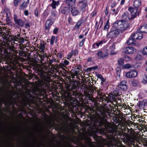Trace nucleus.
Listing matches in <instances>:
<instances>
[{
    "label": "nucleus",
    "mask_w": 147,
    "mask_h": 147,
    "mask_svg": "<svg viewBox=\"0 0 147 147\" xmlns=\"http://www.w3.org/2000/svg\"><path fill=\"white\" fill-rule=\"evenodd\" d=\"M114 26L117 27V30L120 33H123L128 28L129 24L127 21L121 20L115 22Z\"/></svg>",
    "instance_id": "f257e3e1"
},
{
    "label": "nucleus",
    "mask_w": 147,
    "mask_h": 147,
    "mask_svg": "<svg viewBox=\"0 0 147 147\" xmlns=\"http://www.w3.org/2000/svg\"><path fill=\"white\" fill-rule=\"evenodd\" d=\"M137 8L134 9L131 7H129L128 8V10L130 12L132 17L130 18L129 14L127 12H125L124 14L127 16L128 19H130L131 18H135L137 14Z\"/></svg>",
    "instance_id": "f03ea898"
},
{
    "label": "nucleus",
    "mask_w": 147,
    "mask_h": 147,
    "mask_svg": "<svg viewBox=\"0 0 147 147\" xmlns=\"http://www.w3.org/2000/svg\"><path fill=\"white\" fill-rule=\"evenodd\" d=\"M124 51L125 54L130 55L136 53V50L132 47H129L125 48L124 49Z\"/></svg>",
    "instance_id": "7ed1b4c3"
},
{
    "label": "nucleus",
    "mask_w": 147,
    "mask_h": 147,
    "mask_svg": "<svg viewBox=\"0 0 147 147\" xmlns=\"http://www.w3.org/2000/svg\"><path fill=\"white\" fill-rule=\"evenodd\" d=\"M138 72L135 70H131L125 73L126 77L127 78L135 77L137 75Z\"/></svg>",
    "instance_id": "20e7f679"
},
{
    "label": "nucleus",
    "mask_w": 147,
    "mask_h": 147,
    "mask_svg": "<svg viewBox=\"0 0 147 147\" xmlns=\"http://www.w3.org/2000/svg\"><path fill=\"white\" fill-rule=\"evenodd\" d=\"M120 33L118 30H115L109 32L107 35V36L108 38H113L116 37Z\"/></svg>",
    "instance_id": "39448f33"
},
{
    "label": "nucleus",
    "mask_w": 147,
    "mask_h": 147,
    "mask_svg": "<svg viewBox=\"0 0 147 147\" xmlns=\"http://www.w3.org/2000/svg\"><path fill=\"white\" fill-rule=\"evenodd\" d=\"M78 5L82 10H84L88 5L87 0H82L78 2Z\"/></svg>",
    "instance_id": "423d86ee"
},
{
    "label": "nucleus",
    "mask_w": 147,
    "mask_h": 147,
    "mask_svg": "<svg viewBox=\"0 0 147 147\" xmlns=\"http://www.w3.org/2000/svg\"><path fill=\"white\" fill-rule=\"evenodd\" d=\"M127 82L124 80L122 81L118 85V87L123 90H125L127 89V86L126 85Z\"/></svg>",
    "instance_id": "0eeeda50"
},
{
    "label": "nucleus",
    "mask_w": 147,
    "mask_h": 147,
    "mask_svg": "<svg viewBox=\"0 0 147 147\" xmlns=\"http://www.w3.org/2000/svg\"><path fill=\"white\" fill-rule=\"evenodd\" d=\"M15 23L19 26L23 27L24 25V23L21 19H18L16 15H15L13 17Z\"/></svg>",
    "instance_id": "6e6552de"
},
{
    "label": "nucleus",
    "mask_w": 147,
    "mask_h": 147,
    "mask_svg": "<svg viewBox=\"0 0 147 147\" xmlns=\"http://www.w3.org/2000/svg\"><path fill=\"white\" fill-rule=\"evenodd\" d=\"M53 23V21L51 19L48 20L45 24L46 29V30H49L51 26Z\"/></svg>",
    "instance_id": "1a4fd4ad"
},
{
    "label": "nucleus",
    "mask_w": 147,
    "mask_h": 147,
    "mask_svg": "<svg viewBox=\"0 0 147 147\" xmlns=\"http://www.w3.org/2000/svg\"><path fill=\"white\" fill-rule=\"evenodd\" d=\"M76 0H66V3L69 7H72L74 6Z\"/></svg>",
    "instance_id": "9d476101"
},
{
    "label": "nucleus",
    "mask_w": 147,
    "mask_h": 147,
    "mask_svg": "<svg viewBox=\"0 0 147 147\" xmlns=\"http://www.w3.org/2000/svg\"><path fill=\"white\" fill-rule=\"evenodd\" d=\"M29 0H25V1L20 5V9L22 10L24 9L27 6Z\"/></svg>",
    "instance_id": "9b49d317"
},
{
    "label": "nucleus",
    "mask_w": 147,
    "mask_h": 147,
    "mask_svg": "<svg viewBox=\"0 0 147 147\" xmlns=\"http://www.w3.org/2000/svg\"><path fill=\"white\" fill-rule=\"evenodd\" d=\"M140 0H135L134 2V6L135 8H138L141 5Z\"/></svg>",
    "instance_id": "f8f14e48"
},
{
    "label": "nucleus",
    "mask_w": 147,
    "mask_h": 147,
    "mask_svg": "<svg viewBox=\"0 0 147 147\" xmlns=\"http://www.w3.org/2000/svg\"><path fill=\"white\" fill-rule=\"evenodd\" d=\"M71 12L73 15L74 16L77 15L79 13V11L74 6L71 7Z\"/></svg>",
    "instance_id": "ddd939ff"
},
{
    "label": "nucleus",
    "mask_w": 147,
    "mask_h": 147,
    "mask_svg": "<svg viewBox=\"0 0 147 147\" xmlns=\"http://www.w3.org/2000/svg\"><path fill=\"white\" fill-rule=\"evenodd\" d=\"M52 1V3L50 4V6H51L53 9L56 8V6L58 5L59 4V1H55L54 0H50Z\"/></svg>",
    "instance_id": "4468645a"
},
{
    "label": "nucleus",
    "mask_w": 147,
    "mask_h": 147,
    "mask_svg": "<svg viewBox=\"0 0 147 147\" xmlns=\"http://www.w3.org/2000/svg\"><path fill=\"white\" fill-rule=\"evenodd\" d=\"M109 49L111 51V54L114 55L117 53V51L114 45L113 44L111 45L109 47Z\"/></svg>",
    "instance_id": "2eb2a0df"
},
{
    "label": "nucleus",
    "mask_w": 147,
    "mask_h": 147,
    "mask_svg": "<svg viewBox=\"0 0 147 147\" xmlns=\"http://www.w3.org/2000/svg\"><path fill=\"white\" fill-rule=\"evenodd\" d=\"M138 106L140 108H144L145 106H147V100H144L140 102Z\"/></svg>",
    "instance_id": "dca6fc26"
},
{
    "label": "nucleus",
    "mask_w": 147,
    "mask_h": 147,
    "mask_svg": "<svg viewBox=\"0 0 147 147\" xmlns=\"http://www.w3.org/2000/svg\"><path fill=\"white\" fill-rule=\"evenodd\" d=\"M140 32H142L147 33V25L142 26L139 29Z\"/></svg>",
    "instance_id": "f3484780"
},
{
    "label": "nucleus",
    "mask_w": 147,
    "mask_h": 147,
    "mask_svg": "<svg viewBox=\"0 0 147 147\" xmlns=\"http://www.w3.org/2000/svg\"><path fill=\"white\" fill-rule=\"evenodd\" d=\"M135 39L132 38L131 36V38L129 39L127 41V43L129 45H134L135 43Z\"/></svg>",
    "instance_id": "a211bd4d"
},
{
    "label": "nucleus",
    "mask_w": 147,
    "mask_h": 147,
    "mask_svg": "<svg viewBox=\"0 0 147 147\" xmlns=\"http://www.w3.org/2000/svg\"><path fill=\"white\" fill-rule=\"evenodd\" d=\"M61 12L64 14H68L69 13V8L67 7H64L61 11Z\"/></svg>",
    "instance_id": "6ab92c4d"
},
{
    "label": "nucleus",
    "mask_w": 147,
    "mask_h": 147,
    "mask_svg": "<svg viewBox=\"0 0 147 147\" xmlns=\"http://www.w3.org/2000/svg\"><path fill=\"white\" fill-rule=\"evenodd\" d=\"M142 54L144 55H147V46L143 48L141 50Z\"/></svg>",
    "instance_id": "aec40b11"
},
{
    "label": "nucleus",
    "mask_w": 147,
    "mask_h": 147,
    "mask_svg": "<svg viewBox=\"0 0 147 147\" xmlns=\"http://www.w3.org/2000/svg\"><path fill=\"white\" fill-rule=\"evenodd\" d=\"M142 59V55L138 53L136 56L134 58V59L136 61H139Z\"/></svg>",
    "instance_id": "412c9836"
},
{
    "label": "nucleus",
    "mask_w": 147,
    "mask_h": 147,
    "mask_svg": "<svg viewBox=\"0 0 147 147\" xmlns=\"http://www.w3.org/2000/svg\"><path fill=\"white\" fill-rule=\"evenodd\" d=\"M97 55L99 59H103L106 56L105 55H104L101 51H99L97 53Z\"/></svg>",
    "instance_id": "4be33fe9"
},
{
    "label": "nucleus",
    "mask_w": 147,
    "mask_h": 147,
    "mask_svg": "<svg viewBox=\"0 0 147 147\" xmlns=\"http://www.w3.org/2000/svg\"><path fill=\"white\" fill-rule=\"evenodd\" d=\"M137 139L136 136L134 135H133L129 137V141H131V142H133Z\"/></svg>",
    "instance_id": "5701e85b"
},
{
    "label": "nucleus",
    "mask_w": 147,
    "mask_h": 147,
    "mask_svg": "<svg viewBox=\"0 0 147 147\" xmlns=\"http://www.w3.org/2000/svg\"><path fill=\"white\" fill-rule=\"evenodd\" d=\"M82 24V22H78L75 26L74 29L75 30H77L80 27Z\"/></svg>",
    "instance_id": "b1692460"
},
{
    "label": "nucleus",
    "mask_w": 147,
    "mask_h": 147,
    "mask_svg": "<svg viewBox=\"0 0 147 147\" xmlns=\"http://www.w3.org/2000/svg\"><path fill=\"white\" fill-rule=\"evenodd\" d=\"M142 81L144 84H146L147 83V76L144 75L143 76Z\"/></svg>",
    "instance_id": "393cba45"
},
{
    "label": "nucleus",
    "mask_w": 147,
    "mask_h": 147,
    "mask_svg": "<svg viewBox=\"0 0 147 147\" xmlns=\"http://www.w3.org/2000/svg\"><path fill=\"white\" fill-rule=\"evenodd\" d=\"M139 84V82L138 80L134 79L133 80L132 84L134 86H136Z\"/></svg>",
    "instance_id": "a878e982"
},
{
    "label": "nucleus",
    "mask_w": 147,
    "mask_h": 147,
    "mask_svg": "<svg viewBox=\"0 0 147 147\" xmlns=\"http://www.w3.org/2000/svg\"><path fill=\"white\" fill-rule=\"evenodd\" d=\"M131 36H132V38L135 40L138 39V36L137 32L136 33L132 34Z\"/></svg>",
    "instance_id": "bb28decb"
},
{
    "label": "nucleus",
    "mask_w": 147,
    "mask_h": 147,
    "mask_svg": "<svg viewBox=\"0 0 147 147\" xmlns=\"http://www.w3.org/2000/svg\"><path fill=\"white\" fill-rule=\"evenodd\" d=\"M140 31L139 30H138V31L137 32L138 36V39H141L142 38L143 35L140 32Z\"/></svg>",
    "instance_id": "cd10ccee"
},
{
    "label": "nucleus",
    "mask_w": 147,
    "mask_h": 147,
    "mask_svg": "<svg viewBox=\"0 0 147 147\" xmlns=\"http://www.w3.org/2000/svg\"><path fill=\"white\" fill-rule=\"evenodd\" d=\"M124 63V59L122 58L118 60V63L119 65H122Z\"/></svg>",
    "instance_id": "c85d7f7f"
},
{
    "label": "nucleus",
    "mask_w": 147,
    "mask_h": 147,
    "mask_svg": "<svg viewBox=\"0 0 147 147\" xmlns=\"http://www.w3.org/2000/svg\"><path fill=\"white\" fill-rule=\"evenodd\" d=\"M102 43L103 42L102 41H101L98 43H94L93 45V47L94 48H96L95 46L96 45L97 47H98L100 45H101Z\"/></svg>",
    "instance_id": "c756f323"
},
{
    "label": "nucleus",
    "mask_w": 147,
    "mask_h": 147,
    "mask_svg": "<svg viewBox=\"0 0 147 147\" xmlns=\"http://www.w3.org/2000/svg\"><path fill=\"white\" fill-rule=\"evenodd\" d=\"M109 28V20L107 21L106 25L104 27V29L105 30H107Z\"/></svg>",
    "instance_id": "7c9ffc66"
},
{
    "label": "nucleus",
    "mask_w": 147,
    "mask_h": 147,
    "mask_svg": "<svg viewBox=\"0 0 147 147\" xmlns=\"http://www.w3.org/2000/svg\"><path fill=\"white\" fill-rule=\"evenodd\" d=\"M38 48L43 51L45 49V45L41 43Z\"/></svg>",
    "instance_id": "2f4dec72"
},
{
    "label": "nucleus",
    "mask_w": 147,
    "mask_h": 147,
    "mask_svg": "<svg viewBox=\"0 0 147 147\" xmlns=\"http://www.w3.org/2000/svg\"><path fill=\"white\" fill-rule=\"evenodd\" d=\"M131 67V65L129 64H126L123 66V69L129 68Z\"/></svg>",
    "instance_id": "473e14b6"
},
{
    "label": "nucleus",
    "mask_w": 147,
    "mask_h": 147,
    "mask_svg": "<svg viewBox=\"0 0 147 147\" xmlns=\"http://www.w3.org/2000/svg\"><path fill=\"white\" fill-rule=\"evenodd\" d=\"M21 0H14V4L15 6H17L18 4L21 2Z\"/></svg>",
    "instance_id": "72a5a7b5"
},
{
    "label": "nucleus",
    "mask_w": 147,
    "mask_h": 147,
    "mask_svg": "<svg viewBox=\"0 0 147 147\" xmlns=\"http://www.w3.org/2000/svg\"><path fill=\"white\" fill-rule=\"evenodd\" d=\"M55 37L54 36H52L50 39V43L51 45L53 44L54 41L55 40Z\"/></svg>",
    "instance_id": "f704fd0d"
},
{
    "label": "nucleus",
    "mask_w": 147,
    "mask_h": 147,
    "mask_svg": "<svg viewBox=\"0 0 147 147\" xmlns=\"http://www.w3.org/2000/svg\"><path fill=\"white\" fill-rule=\"evenodd\" d=\"M73 55V51H71L70 53H69L67 55V59H69L71 58L72 55Z\"/></svg>",
    "instance_id": "c9c22d12"
},
{
    "label": "nucleus",
    "mask_w": 147,
    "mask_h": 147,
    "mask_svg": "<svg viewBox=\"0 0 147 147\" xmlns=\"http://www.w3.org/2000/svg\"><path fill=\"white\" fill-rule=\"evenodd\" d=\"M106 128L107 129L109 128H112V125L109 123L107 124L105 126Z\"/></svg>",
    "instance_id": "e433bc0d"
},
{
    "label": "nucleus",
    "mask_w": 147,
    "mask_h": 147,
    "mask_svg": "<svg viewBox=\"0 0 147 147\" xmlns=\"http://www.w3.org/2000/svg\"><path fill=\"white\" fill-rule=\"evenodd\" d=\"M85 40V39H83L82 40L81 42H80L79 43V46L80 47H81L83 46Z\"/></svg>",
    "instance_id": "4c0bfd02"
},
{
    "label": "nucleus",
    "mask_w": 147,
    "mask_h": 147,
    "mask_svg": "<svg viewBox=\"0 0 147 147\" xmlns=\"http://www.w3.org/2000/svg\"><path fill=\"white\" fill-rule=\"evenodd\" d=\"M34 14L35 15L37 16H38V9H36L34 11Z\"/></svg>",
    "instance_id": "58836bf2"
},
{
    "label": "nucleus",
    "mask_w": 147,
    "mask_h": 147,
    "mask_svg": "<svg viewBox=\"0 0 147 147\" xmlns=\"http://www.w3.org/2000/svg\"><path fill=\"white\" fill-rule=\"evenodd\" d=\"M58 29L57 28H55L53 31V33L54 34H56L57 31H58Z\"/></svg>",
    "instance_id": "ea45409f"
},
{
    "label": "nucleus",
    "mask_w": 147,
    "mask_h": 147,
    "mask_svg": "<svg viewBox=\"0 0 147 147\" xmlns=\"http://www.w3.org/2000/svg\"><path fill=\"white\" fill-rule=\"evenodd\" d=\"M96 76L97 78H100V79L103 78L102 76L100 74H97L96 75Z\"/></svg>",
    "instance_id": "a19ab883"
},
{
    "label": "nucleus",
    "mask_w": 147,
    "mask_h": 147,
    "mask_svg": "<svg viewBox=\"0 0 147 147\" xmlns=\"http://www.w3.org/2000/svg\"><path fill=\"white\" fill-rule=\"evenodd\" d=\"M68 22L69 23L71 24H73L72 21V19L70 18H68Z\"/></svg>",
    "instance_id": "79ce46f5"
},
{
    "label": "nucleus",
    "mask_w": 147,
    "mask_h": 147,
    "mask_svg": "<svg viewBox=\"0 0 147 147\" xmlns=\"http://www.w3.org/2000/svg\"><path fill=\"white\" fill-rule=\"evenodd\" d=\"M64 64L65 65H68L69 63V62L66 60H65L64 61Z\"/></svg>",
    "instance_id": "37998d69"
},
{
    "label": "nucleus",
    "mask_w": 147,
    "mask_h": 147,
    "mask_svg": "<svg viewBox=\"0 0 147 147\" xmlns=\"http://www.w3.org/2000/svg\"><path fill=\"white\" fill-rule=\"evenodd\" d=\"M24 14L26 16H28V11L27 10H25L24 11Z\"/></svg>",
    "instance_id": "c03bdc74"
},
{
    "label": "nucleus",
    "mask_w": 147,
    "mask_h": 147,
    "mask_svg": "<svg viewBox=\"0 0 147 147\" xmlns=\"http://www.w3.org/2000/svg\"><path fill=\"white\" fill-rule=\"evenodd\" d=\"M87 96L88 97L89 99H90L91 100H92V97L89 94Z\"/></svg>",
    "instance_id": "a18cd8bd"
},
{
    "label": "nucleus",
    "mask_w": 147,
    "mask_h": 147,
    "mask_svg": "<svg viewBox=\"0 0 147 147\" xmlns=\"http://www.w3.org/2000/svg\"><path fill=\"white\" fill-rule=\"evenodd\" d=\"M14 41H18L19 40V39L18 38H17V37H15L13 38V39H12Z\"/></svg>",
    "instance_id": "49530a36"
},
{
    "label": "nucleus",
    "mask_w": 147,
    "mask_h": 147,
    "mask_svg": "<svg viewBox=\"0 0 147 147\" xmlns=\"http://www.w3.org/2000/svg\"><path fill=\"white\" fill-rule=\"evenodd\" d=\"M59 66L61 67H64L65 66V64L64 63H61L59 64Z\"/></svg>",
    "instance_id": "de8ad7c7"
},
{
    "label": "nucleus",
    "mask_w": 147,
    "mask_h": 147,
    "mask_svg": "<svg viewBox=\"0 0 147 147\" xmlns=\"http://www.w3.org/2000/svg\"><path fill=\"white\" fill-rule=\"evenodd\" d=\"M30 26L29 24L28 23L26 24L25 25V27L26 28H28L30 27Z\"/></svg>",
    "instance_id": "09e8293b"
},
{
    "label": "nucleus",
    "mask_w": 147,
    "mask_h": 147,
    "mask_svg": "<svg viewBox=\"0 0 147 147\" xmlns=\"http://www.w3.org/2000/svg\"><path fill=\"white\" fill-rule=\"evenodd\" d=\"M125 0H121V2L120 4L121 5H123L124 4L125 2Z\"/></svg>",
    "instance_id": "8fccbe9b"
},
{
    "label": "nucleus",
    "mask_w": 147,
    "mask_h": 147,
    "mask_svg": "<svg viewBox=\"0 0 147 147\" xmlns=\"http://www.w3.org/2000/svg\"><path fill=\"white\" fill-rule=\"evenodd\" d=\"M108 13V9L107 8H106L105 11V14L106 15H107Z\"/></svg>",
    "instance_id": "3c124183"
},
{
    "label": "nucleus",
    "mask_w": 147,
    "mask_h": 147,
    "mask_svg": "<svg viewBox=\"0 0 147 147\" xmlns=\"http://www.w3.org/2000/svg\"><path fill=\"white\" fill-rule=\"evenodd\" d=\"M59 57L60 58H61L62 57V55L61 53H59L58 55Z\"/></svg>",
    "instance_id": "603ef678"
},
{
    "label": "nucleus",
    "mask_w": 147,
    "mask_h": 147,
    "mask_svg": "<svg viewBox=\"0 0 147 147\" xmlns=\"http://www.w3.org/2000/svg\"><path fill=\"white\" fill-rule=\"evenodd\" d=\"M67 95H68V96L69 97H70L71 96V93H70L69 92H68V93H67Z\"/></svg>",
    "instance_id": "864d4df0"
},
{
    "label": "nucleus",
    "mask_w": 147,
    "mask_h": 147,
    "mask_svg": "<svg viewBox=\"0 0 147 147\" xmlns=\"http://www.w3.org/2000/svg\"><path fill=\"white\" fill-rule=\"evenodd\" d=\"M83 36H84L83 35H79V37L80 38H82L83 37Z\"/></svg>",
    "instance_id": "5fc2aeb1"
},
{
    "label": "nucleus",
    "mask_w": 147,
    "mask_h": 147,
    "mask_svg": "<svg viewBox=\"0 0 147 147\" xmlns=\"http://www.w3.org/2000/svg\"><path fill=\"white\" fill-rule=\"evenodd\" d=\"M5 0H1V2L2 4H3L4 3Z\"/></svg>",
    "instance_id": "6e6d98bb"
},
{
    "label": "nucleus",
    "mask_w": 147,
    "mask_h": 147,
    "mask_svg": "<svg viewBox=\"0 0 147 147\" xmlns=\"http://www.w3.org/2000/svg\"><path fill=\"white\" fill-rule=\"evenodd\" d=\"M92 69H96L97 68V67H94L92 68Z\"/></svg>",
    "instance_id": "4d7b16f0"
},
{
    "label": "nucleus",
    "mask_w": 147,
    "mask_h": 147,
    "mask_svg": "<svg viewBox=\"0 0 147 147\" xmlns=\"http://www.w3.org/2000/svg\"><path fill=\"white\" fill-rule=\"evenodd\" d=\"M78 53V52L77 50H75V54L76 53Z\"/></svg>",
    "instance_id": "13d9d810"
},
{
    "label": "nucleus",
    "mask_w": 147,
    "mask_h": 147,
    "mask_svg": "<svg viewBox=\"0 0 147 147\" xmlns=\"http://www.w3.org/2000/svg\"><path fill=\"white\" fill-rule=\"evenodd\" d=\"M112 11L113 12H114L115 11V9H113L112 10Z\"/></svg>",
    "instance_id": "bf43d9fd"
},
{
    "label": "nucleus",
    "mask_w": 147,
    "mask_h": 147,
    "mask_svg": "<svg viewBox=\"0 0 147 147\" xmlns=\"http://www.w3.org/2000/svg\"><path fill=\"white\" fill-rule=\"evenodd\" d=\"M120 8H121V7H118V8H117V10H118L119 9H120Z\"/></svg>",
    "instance_id": "052dcab7"
},
{
    "label": "nucleus",
    "mask_w": 147,
    "mask_h": 147,
    "mask_svg": "<svg viewBox=\"0 0 147 147\" xmlns=\"http://www.w3.org/2000/svg\"><path fill=\"white\" fill-rule=\"evenodd\" d=\"M29 45V43L28 42H27L26 43V45Z\"/></svg>",
    "instance_id": "680f3d73"
},
{
    "label": "nucleus",
    "mask_w": 147,
    "mask_h": 147,
    "mask_svg": "<svg viewBox=\"0 0 147 147\" xmlns=\"http://www.w3.org/2000/svg\"><path fill=\"white\" fill-rule=\"evenodd\" d=\"M118 11H117L116 12H115V13L116 14H117V13H118Z\"/></svg>",
    "instance_id": "e2e57ef3"
},
{
    "label": "nucleus",
    "mask_w": 147,
    "mask_h": 147,
    "mask_svg": "<svg viewBox=\"0 0 147 147\" xmlns=\"http://www.w3.org/2000/svg\"><path fill=\"white\" fill-rule=\"evenodd\" d=\"M145 11H147V7H146V8L145 9Z\"/></svg>",
    "instance_id": "0e129e2a"
},
{
    "label": "nucleus",
    "mask_w": 147,
    "mask_h": 147,
    "mask_svg": "<svg viewBox=\"0 0 147 147\" xmlns=\"http://www.w3.org/2000/svg\"><path fill=\"white\" fill-rule=\"evenodd\" d=\"M146 64H147V60L146 61Z\"/></svg>",
    "instance_id": "69168bd1"
},
{
    "label": "nucleus",
    "mask_w": 147,
    "mask_h": 147,
    "mask_svg": "<svg viewBox=\"0 0 147 147\" xmlns=\"http://www.w3.org/2000/svg\"><path fill=\"white\" fill-rule=\"evenodd\" d=\"M146 70L147 71V67H146Z\"/></svg>",
    "instance_id": "338daca9"
},
{
    "label": "nucleus",
    "mask_w": 147,
    "mask_h": 147,
    "mask_svg": "<svg viewBox=\"0 0 147 147\" xmlns=\"http://www.w3.org/2000/svg\"><path fill=\"white\" fill-rule=\"evenodd\" d=\"M146 17L147 18V14L146 15Z\"/></svg>",
    "instance_id": "774afa93"
}]
</instances>
